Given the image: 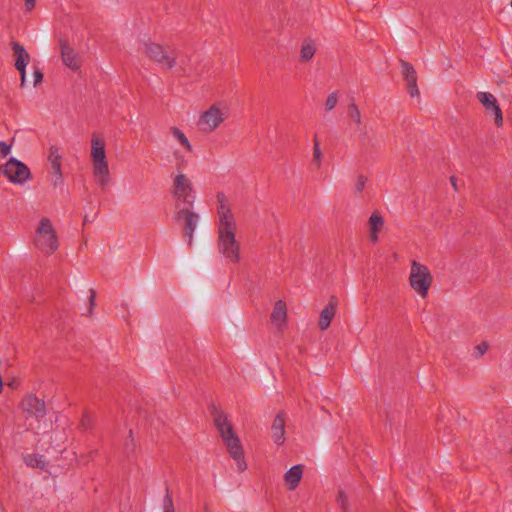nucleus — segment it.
<instances>
[{
	"mask_svg": "<svg viewBox=\"0 0 512 512\" xmlns=\"http://www.w3.org/2000/svg\"><path fill=\"white\" fill-rule=\"evenodd\" d=\"M213 424L219 433L228 454L235 461L240 471L247 469L245 451L242 442L237 435L228 415L219 407L213 406L211 409Z\"/></svg>",
	"mask_w": 512,
	"mask_h": 512,
	"instance_id": "nucleus-1",
	"label": "nucleus"
},
{
	"mask_svg": "<svg viewBox=\"0 0 512 512\" xmlns=\"http://www.w3.org/2000/svg\"><path fill=\"white\" fill-rule=\"evenodd\" d=\"M236 224L229 210L220 214L218 248L222 255L231 262L239 259V244L235 237Z\"/></svg>",
	"mask_w": 512,
	"mask_h": 512,
	"instance_id": "nucleus-2",
	"label": "nucleus"
},
{
	"mask_svg": "<svg viewBox=\"0 0 512 512\" xmlns=\"http://www.w3.org/2000/svg\"><path fill=\"white\" fill-rule=\"evenodd\" d=\"M90 160L94 178L98 183L106 184L110 179L111 172L106 153V140L99 134H94L91 137Z\"/></svg>",
	"mask_w": 512,
	"mask_h": 512,
	"instance_id": "nucleus-3",
	"label": "nucleus"
},
{
	"mask_svg": "<svg viewBox=\"0 0 512 512\" xmlns=\"http://www.w3.org/2000/svg\"><path fill=\"white\" fill-rule=\"evenodd\" d=\"M34 246L45 255H52L59 248V236L49 217H41L35 224L32 238Z\"/></svg>",
	"mask_w": 512,
	"mask_h": 512,
	"instance_id": "nucleus-4",
	"label": "nucleus"
},
{
	"mask_svg": "<svg viewBox=\"0 0 512 512\" xmlns=\"http://www.w3.org/2000/svg\"><path fill=\"white\" fill-rule=\"evenodd\" d=\"M434 284V277L430 268L423 262L412 260L409 265L408 285L411 291L424 300Z\"/></svg>",
	"mask_w": 512,
	"mask_h": 512,
	"instance_id": "nucleus-5",
	"label": "nucleus"
},
{
	"mask_svg": "<svg viewBox=\"0 0 512 512\" xmlns=\"http://www.w3.org/2000/svg\"><path fill=\"white\" fill-rule=\"evenodd\" d=\"M229 117V106L222 101L214 102L198 116L197 126L203 133L218 130Z\"/></svg>",
	"mask_w": 512,
	"mask_h": 512,
	"instance_id": "nucleus-6",
	"label": "nucleus"
},
{
	"mask_svg": "<svg viewBox=\"0 0 512 512\" xmlns=\"http://www.w3.org/2000/svg\"><path fill=\"white\" fill-rule=\"evenodd\" d=\"M144 56L163 69L171 70L176 65V53L168 46L154 40H147L142 45Z\"/></svg>",
	"mask_w": 512,
	"mask_h": 512,
	"instance_id": "nucleus-7",
	"label": "nucleus"
},
{
	"mask_svg": "<svg viewBox=\"0 0 512 512\" xmlns=\"http://www.w3.org/2000/svg\"><path fill=\"white\" fill-rule=\"evenodd\" d=\"M476 100L492 125L496 129H502L505 125V117L497 96L489 91H479L476 94Z\"/></svg>",
	"mask_w": 512,
	"mask_h": 512,
	"instance_id": "nucleus-8",
	"label": "nucleus"
},
{
	"mask_svg": "<svg viewBox=\"0 0 512 512\" xmlns=\"http://www.w3.org/2000/svg\"><path fill=\"white\" fill-rule=\"evenodd\" d=\"M1 171L6 180L13 185H24L32 179V171L21 160L10 157L2 166Z\"/></svg>",
	"mask_w": 512,
	"mask_h": 512,
	"instance_id": "nucleus-9",
	"label": "nucleus"
},
{
	"mask_svg": "<svg viewBox=\"0 0 512 512\" xmlns=\"http://www.w3.org/2000/svg\"><path fill=\"white\" fill-rule=\"evenodd\" d=\"M171 193L178 201L192 203L195 199V191L191 178L183 172L174 174L172 177Z\"/></svg>",
	"mask_w": 512,
	"mask_h": 512,
	"instance_id": "nucleus-10",
	"label": "nucleus"
},
{
	"mask_svg": "<svg viewBox=\"0 0 512 512\" xmlns=\"http://www.w3.org/2000/svg\"><path fill=\"white\" fill-rule=\"evenodd\" d=\"M306 470L303 463H295L285 468L281 476L283 489L289 493L297 491L304 481Z\"/></svg>",
	"mask_w": 512,
	"mask_h": 512,
	"instance_id": "nucleus-11",
	"label": "nucleus"
},
{
	"mask_svg": "<svg viewBox=\"0 0 512 512\" xmlns=\"http://www.w3.org/2000/svg\"><path fill=\"white\" fill-rule=\"evenodd\" d=\"M269 323L272 329L277 333H282L289 323V307L283 298L274 300L269 314Z\"/></svg>",
	"mask_w": 512,
	"mask_h": 512,
	"instance_id": "nucleus-12",
	"label": "nucleus"
},
{
	"mask_svg": "<svg viewBox=\"0 0 512 512\" xmlns=\"http://www.w3.org/2000/svg\"><path fill=\"white\" fill-rule=\"evenodd\" d=\"M287 416L280 411L276 413L271 423V439L277 447H282L287 441Z\"/></svg>",
	"mask_w": 512,
	"mask_h": 512,
	"instance_id": "nucleus-13",
	"label": "nucleus"
},
{
	"mask_svg": "<svg viewBox=\"0 0 512 512\" xmlns=\"http://www.w3.org/2000/svg\"><path fill=\"white\" fill-rule=\"evenodd\" d=\"M401 76L408 95L412 98L419 99L420 88L418 86V77L415 68L408 62H401Z\"/></svg>",
	"mask_w": 512,
	"mask_h": 512,
	"instance_id": "nucleus-14",
	"label": "nucleus"
},
{
	"mask_svg": "<svg viewBox=\"0 0 512 512\" xmlns=\"http://www.w3.org/2000/svg\"><path fill=\"white\" fill-rule=\"evenodd\" d=\"M60 57L63 65L70 70L77 71L80 69L82 61L75 48L66 40L59 43Z\"/></svg>",
	"mask_w": 512,
	"mask_h": 512,
	"instance_id": "nucleus-15",
	"label": "nucleus"
},
{
	"mask_svg": "<svg viewBox=\"0 0 512 512\" xmlns=\"http://www.w3.org/2000/svg\"><path fill=\"white\" fill-rule=\"evenodd\" d=\"M338 308V298L336 296H331L319 314L317 325L320 330L325 331L330 327L333 319L336 317Z\"/></svg>",
	"mask_w": 512,
	"mask_h": 512,
	"instance_id": "nucleus-16",
	"label": "nucleus"
},
{
	"mask_svg": "<svg viewBox=\"0 0 512 512\" xmlns=\"http://www.w3.org/2000/svg\"><path fill=\"white\" fill-rule=\"evenodd\" d=\"M13 58L14 65L16 70L20 73L21 84L25 85L27 83V73L26 68L31 62V56L28 51L19 44L13 45Z\"/></svg>",
	"mask_w": 512,
	"mask_h": 512,
	"instance_id": "nucleus-17",
	"label": "nucleus"
},
{
	"mask_svg": "<svg viewBox=\"0 0 512 512\" xmlns=\"http://www.w3.org/2000/svg\"><path fill=\"white\" fill-rule=\"evenodd\" d=\"M384 225L385 220L383 215L378 211L372 212L367 221L368 239L372 244L379 241L380 233Z\"/></svg>",
	"mask_w": 512,
	"mask_h": 512,
	"instance_id": "nucleus-18",
	"label": "nucleus"
},
{
	"mask_svg": "<svg viewBox=\"0 0 512 512\" xmlns=\"http://www.w3.org/2000/svg\"><path fill=\"white\" fill-rule=\"evenodd\" d=\"M176 219L191 234L197 225L198 215L190 208H182L177 212Z\"/></svg>",
	"mask_w": 512,
	"mask_h": 512,
	"instance_id": "nucleus-19",
	"label": "nucleus"
},
{
	"mask_svg": "<svg viewBox=\"0 0 512 512\" xmlns=\"http://www.w3.org/2000/svg\"><path fill=\"white\" fill-rule=\"evenodd\" d=\"M47 159L56 172H60L62 164V153L58 146L52 145L48 149Z\"/></svg>",
	"mask_w": 512,
	"mask_h": 512,
	"instance_id": "nucleus-20",
	"label": "nucleus"
},
{
	"mask_svg": "<svg viewBox=\"0 0 512 512\" xmlns=\"http://www.w3.org/2000/svg\"><path fill=\"white\" fill-rule=\"evenodd\" d=\"M316 52V44L312 40H304L300 48V60L303 62L310 61Z\"/></svg>",
	"mask_w": 512,
	"mask_h": 512,
	"instance_id": "nucleus-21",
	"label": "nucleus"
},
{
	"mask_svg": "<svg viewBox=\"0 0 512 512\" xmlns=\"http://www.w3.org/2000/svg\"><path fill=\"white\" fill-rule=\"evenodd\" d=\"M173 138L177 141V143L186 151H191L192 146L188 139V137L178 128H173L171 130Z\"/></svg>",
	"mask_w": 512,
	"mask_h": 512,
	"instance_id": "nucleus-22",
	"label": "nucleus"
},
{
	"mask_svg": "<svg viewBox=\"0 0 512 512\" xmlns=\"http://www.w3.org/2000/svg\"><path fill=\"white\" fill-rule=\"evenodd\" d=\"M40 0H20L21 9L25 14H32L39 6Z\"/></svg>",
	"mask_w": 512,
	"mask_h": 512,
	"instance_id": "nucleus-23",
	"label": "nucleus"
},
{
	"mask_svg": "<svg viewBox=\"0 0 512 512\" xmlns=\"http://www.w3.org/2000/svg\"><path fill=\"white\" fill-rule=\"evenodd\" d=\"M8 367L0 364V394L2 393L4 385H11V379L8 373Z\"/></svg>",
	"mask_w": 512,
	"mask_h": 512,
	"instance_id": "nucleus-24",
	"label": "nucleus"
},
{
	"mask_svg": "<svg viewBox=\"0 0 512 512\" xmlns=\"http://www.w3.org/2000/svg\"><path fill=\"white\" fill-rule=\"evenodd\" d=\"M338 99H339V96L337 93H335V92L330 93L324 101V108L327 111L334 109L338 103Z\"/></svg>",
	"mask_w": 512,
	"mask_h": 512,
	"instance_id": "nucleus-25",
	"label": "nucleus"
},
{
	"mask_svg": "<svg viewBox=\"0 0 512 512\" xmlns=\"http://www.w3.org/2000/svg\"><path fill=\"white\" fill-rule=\"evenodd\" d=\"M489 350V344L487 342H480L473 348V356L476 358H480L484 356Z\"/></svg>",
	"mask_w": 512,
	"mask_h": 512,
	"instance_id": "nucleus-26",
	"label": "nucleus"
},
{
	"mask_svg": "<svg viewBox=\"0 0 512 512\" xmlns=\"http://www.w3.org/2000/svg\"><path fill=\"white\" fill-rule=\"evenodd\" d=\"M323 152L320 147V144L315 142L313 146V162L319 166L322 163Z\"/></svg>",
	"mask_w": 512,
	"mask_h": 512,
	"instance_id": "nucleus-27",
	"label": "nucleus"
},
{
	"mask_svg": "<svg viewBox=\"0 0 512 512\" xmlns=\"http://www.w3.org/2000/svg\"><path fill=\"white\" fill-rule=\"evenodd\" d=\"M42 79H43V73H42L39 69L35 68V69L33 70V73H32V76H31V81H30V82H31V83H32V85L35 87V86H37L39 83H41V82H42Z\"/></svg>",
	"mask_w": 512,
	"mask_h": 512,
	"instance_id": "nucleus-28",
	"label": "nucleus"
},
{
	"mask_svg": "<svg viewBox=\"0 0 512 512\" xmlns=\"http://www.w3.org/2000/svg\"><path fill=\"white\" fill-rule=\"evenodd\" d=\"M11 151V145L7 142H0V154L2 156H7Z\"/></svg>",
	"mask_w": 512,
	"mask_h": 512,
	"instance_id": "nucleus-29",
	"label": "nucleus"
},
{
	"mask_svg": "<svg viewBox=\"0 0 512 512\" xmlns=\"http://www.w3.org/2000/svg\"><path fill=\"white\" fill-rule=\"evenodd\" d=\"M355 114H356V118H357V120H359V117H360V116H359V112H358V111H356V113H355Z\"/></svg>",
	"mask_w": 512,
	"mask_h": 512,
	"instance_id": "nucleus-30",
	"label": "nucleus"
},
{
	"mask_svg": "<svg viewBox=\"0 0 512 512\" xmlns=\"http://www.w3.org/2000/svg\"><path fill=\"white\" fill-rule=\"evenodd\" d=\"M510 6H511V8H512V0H511V2H510Z\"/></svg>",
	"mask_w": 512,
	"mask_h": 512,
	"instance_id": "nucleus-31",
	"label": "nucleus"
},
{
	"mask_svg": "<svg viewBox=\"0 0 512 512\" xmlns=\"http://www.w3.org/2000/svg\"><path fill=\"white\" fill-rule=\"evenodd\" d=\"M511 454H512V447H511Z\"/></svg>",
	"mask_w": 512,
	"mask_h": 512,
	"instance_id": "nucleus-32",
	"label": "nucleus"
}]
</instances>
